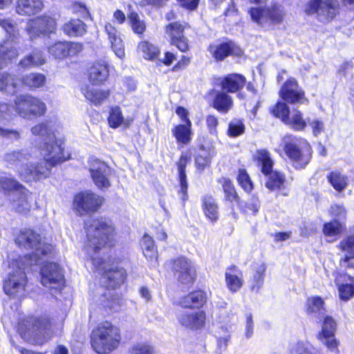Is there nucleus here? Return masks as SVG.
Returning a JSON list of instances; mask_svg holds the SVG:
<instances>
[{
  "label": "nucleus",
  "mask_w": 354,
  "mask_h": 354,
  "mask_svg": "<svg viewBox=\"0 0 354 354\" xmlns=\"http://www.w3.org/2000/svg\"><path fill=\"white\" fill-rule=\"evenodd\" d=\"M31 95H19L15 100V111L21 117L27 118L30 116V109Z\"/></svg>",
  "instance_id": "obj_38"
},
{
  "label": "nucleus",
  "mask_w": 354,
  "mask_h": 354,
  "mask_svg": "<svg viewBox=\"0 0 354 354\" xmlns=\"http://www.w3.org/2000/svg\"><path fill=\"white\" fill-rule=\"evenodd\" d=\"M336 330V322L331 317H326L324 321L322 330L320 333L324 335H334Z\"/></svg>",
  "instance_id": "obj_61"
},
{
  "label": "nucleus",
  "mask_w": 354,
  "mask_h": 354,
  "mask_svg": "<svg viewBox=\"0 0 354 354\" xmlns=\"http://www.w3.org/2000/svg\"><path fill=\"white\" fill-rule=\"evenodd\" d=\"M89 171L95 185L98 188L102 189L111 187L109 179L111 169L105 162L97 159H92L90 162Z\"/></svg>",
  "instance_id": "obj_15"
},
{
  "label": "nucleus",
  "mask_w": 354,
  "mask_h": 354,
  "mask_svg": "<svg viewBox=\"0 0 354 354\" xmlns=\"http://www.w3.org/2000/svg\"><path fill=\"white\" fill-rule=\"evenodd\" d=\"M21 337L27 342L43 345L53 334L51 322L47 317H30L19 325Z\"/></svg>",
  "instance_id": "obj_5"
},
{
  "label": "nucleus",
  "mask_w": 354,
  "mask_h": 354,
  "mask_svg": "<svg viewBox=\"0 0 354 354\" xmlns=\"http://www.w3.org/2000/svg\"><path fill=\"white\" fill-rule=\"evenodd\" d=\"M18 55L17 51L9 41H5L3 44L0 46V57L3 61V66L7 64V62L12 60L17 57Z\"/></svg>",
  "instance_id": "obj_48"
},
{
  "label": "nucleus",
  "mask_w": 354,
  "mask_h": 354,
  "mask_svg": "<svg viewBox=\"0 0 354 354\" xmlns=\"http://www.w3.org/2000/svg\"><path fill=\"white\" fill-rule=\"evenodd\" d=\"M44 8L43 0H17L16 12L21 16H31L40 12Z\"/></svg>",
  "instance_id": "obj_23"
},
{
  "label": "nucleus",
  "mask_w": 354,
  "mask_h": 354,
  "mask_svg": "<svg viewBox=\"0 0 354 354\" xmlns=\"http://www.w3.org/2000/svg\"><path fill=\"white\" fill-rule=\"evenodd\" d=\"M22 82L30 88H37L44 85L46 77L41 73H32L22 78Z\"/></svg>",
  "instance_id": "obj_43"
},
{
  "label": "nucleus",
  "mask_w": 354,
  "mask_h": 354,
  "mask_svg": "<svg viewBox=\"0 0 354 354\" xmlns=\"http://www.w3.org/2000/svg\"><path fill=\"white\" fill-rule=\"evenodd\" d=\"M179 323L193 330L201 329L205 324L206 315L204 311L185 312L177 316Z\"/></svg>",
  "instance_id": "obj_19"
},
{
  "label": "nucleus",
  "mask_w": 354,
  "mask_h": 354,
  "mask_svg": "<svg viewBox=\"0 0 354 354\" xmlns=\"http://www.w3.org/2000/svg\"><path fill=\"white\" fill-rule=\"evenodd\" d=\"M64 275L59 266L55 263H46L41 269V282L50 289H58L63 286Z\"/></svg>",
  "instance_id": "obj_14"
},
{
  "label": "nucleus",
  "mask_w": 354,
  "mask_h": 354,
  "mask_svg": "<svg viewBox=\"0 0 354 354\" xmlns=\"http://www.w3.org/2000/svg\"><path fill=\"white\" fill-rule=\"evenodd\" d=\"M238 181L240 185L247 192H250L253 189V185L250 176L244 170H240L238 176Z\"/></svg>",
  "instance_id": "obj_60"
},
{
  "label": "nucleus",
  "mask_w": 354,
  "mask_h": 354,
  "mask_svg": "<svg viewBox=\"0 0 354 354\" xmlns=\"http://www.w3.org/2000/svg\"><path fill=\"white\" fill-rule=\"evenodd\" d=\"M129 354H154L153 346L147 342H139L131 345Z\"/></svg>",
  "instance_id": "obj_50"
},
{
  "label": "nucleus",
  "mask_w": 354,
  "mask_h": 354,
  "mask_svg": "<svg viewBox=\"0 0 354 354\" xmlns=\"http://www.w3.org/2000/svg\"><path fill=\"white\" fill-rule=\"evenodd\" d=\"M220 183L223 186V189L225 194V199L227 201H230V203L238 202L239 196L232 182L227 178H223L220 180Z\"/></svg>",
  "instance_id": "obj_46"
},
{
  "label": "nucleus",
  "mask_w": 354,
  "mask_h": 354,
  "mask_svg": "<svg viewBox=\"0 0 354 354\" xmlns=\"http://www.w3.org/2000/svg\"><path fill=\"white\" fill-rule=\"evenodd\" d=\"M266 270V267L264 264H261L256 268L252 279L251 289L252 291L258 292L262 287Z\"/></svg>",
  "instance_id": "obj_47"
},
{
  "label": "nucleus",
  "mask_w": 354,
  "mask_h": 354,
  "mask_svg": "<svg viewBox=\"0 0 354 354\" xmlns=\"http://www.w3.org/2000/svg\"><path fill=\"white\" fill-rule=\"evenodd\" d=\"M57 23L54 18L44 15L29 20L26 26V30L31 39L41 35H47L55 32Z\"/></svg>",
  "instance_id": "obj_11"
},
{
  "label": "nucleus",
  "mask_w": 354,
  "mask_h": 354,
  "mask_svg": "<svg viewBox=\"0 0 354 354\" xmlns=\"http://www.w3.org/2000/svg\"><path fill=\"white\" fill-rule=\"evenodd\" d=\"M82 50L80 44L70 41H58L48 47V53L56 59L76 55Z\"/></svg>",
  "instance_id": "obj_18"
},
{
  "label": "nucleus",
  "mask_w": 354,
  "mask_h": 354,
  "mask_svg": "<svg viewBox=\"0 0 354 354\" xmlns=\"http://www.w3.org/2000/svg\"><path fill=\"white\" fill-rule=\"evenodd\" d=\"M10 196V202L15 211L19 213H27L30 210L31 207L30 194L24 187L19 192L11 194Z\"/></svg>",
  "instance_id": "obj_21"
},
{
  "label": "nucleus",
  "mask_w": 354,
  "mask_h": 354,
  "mask_svg": "<svg viewBox=\"0 0 354 354\" xmlns=\"http://www.w3.org/2000/svg\"><path fill=\"white\" fill-rule=\"evenodd\" d=\"M191 127L187 124H180L176 126L173 130L172 133L177 140L178 142L187 145L191 140Z\"/></svg>",
  "instance_id": "obj_42"
},
{
  "label": "nucleus",
  "mask_w": 354,
  "mask_h": 354,
  "mask_svg": "<svg viewBox=\"0 0 354 354\" xmlns=\"http://www.w3.org/2000/svg\"><path fill=\"white\" fill-rule=\"evenodd\" d=\"M18 85L17 77L10 73L0 74V91L7 93L13 94L16 92Z\"/></svg>",
  "instance_id": "obj_34"
},
{
  "label": "nucleus",
  "mask_w": 354,
  "mask_h": 354,
  "mask_svg": "<svg viewBox=\"0 0 354 354\" xmlns=\"http://www.w3.org/2000/svg\"><path fill=\"white\" fill-rule=\"evenodd\" d=\"M129 24L136 34H142L146 29V24L144 21L140 19V17L136 12H131L128 15Z\"/></svg>",
  "instance_id": "obj_51"
},
{
  "label": "nucleus",
  "mask_w": 354,
  "mask_h": 354,
  "mask_svg": "<svg viewBox=\"0 0 354 354\" xmlns=\"http://www.w3.org/2000/svg\"><path fill=\"white\" fill-rule=\"evenodd\" d=\"M102 305L104 308H109L110 310L116 311L120 306V299L117 296L109 294V298L106 301L102 299Z\"/></svg>",
  "instance_id": "obj_64"
},
{
  "label": "nucleus",
  "mask_w": 354,
  "mask_h": 354,
  "mask_svg": "<svg viewBox=\"0 0 354 354\" xmlns=\"http://www.w3.org/2000/svg\"><path fill=\"white\" fill-rule=\"evenodd\" d=\"M121 340L120 329L105 322L93 330L91 345L98 354H107L118 348Z\"/></svg>",
  "instance_id": "obj_6"
},
{
  "label": "nucleus",
  "mask_w": 354,
  "mask_h": 354,
  "mask_svg": "<svg viewBox=\"0 0 354 354\" xmlns=\"http://www.w3.org/2000/svg\"><path fill=\"white\" fill-rule=\"evenodd\" d=\"M279 94L283 100L290 104L303 103L306 100L304 92L299 88L294 78H290L285 82Z\"/></svg>",
  "instance_id": "obj_17"
},
{
  "label": "nucleus",
  "mask_w": 354,
  "mask_h": 354,
  "mask_svg": "<svg viewBox=\"0 0 354 354\" xmlns=\"http://www.w3.org/2000/svg\"><path fill=\"white\" fill-rule=\"evenodd\" d=\"M335 283L338 286L339 297L347 301L354 296V278L347 275L339 274L336 277Z\"/></svg>",
  "instance_id": "obj_25"
},
{
  "label": "nucleus",
  "mask_w": 354,
  "mask_h": 354,
  "mask_svg": "<svg viewBox=\"0 0 354 354\" xmlns=\"http://www.w3.org/2000/svg\"><path fill=\"white\" fill-rule=\"evenodd\" d=\"M46 59L40 51H34L32 54L27 55L19 62V65L25 68L39 66L44 64Z\"/></svg>",
  "instance_id": "obj_40"
},
{
  "label": "nucleus",
  "mask_w": 354,
  "mask_h": 354,
  "mask_svg": "<svg viewBox=\"0 0 354 354\" xmlns=\"http://www.w3.org/2000/svg\"><path fill=\"white\" fill-rule=\"evenodd\" d=\"M23 268L18 267L17 270L10 272L3 281L4 292L12 298L21 299L26 293L27 277L26 269L30 266L21 263Z\"/></svg>",
  "instance_id": "obj_10"
},
{
  "label": "nucleus",
  "mask_w": 354,
  "mask_h": 354,
  "mask_svg": "<svg viewBox=\"0 0 354 354\" xmlns=\"http://www.w3.org/2000/svg\"><path fill=\"white\" fill-rule=\"evenodd\" d=\"M82 92L85 97L94 104H100L110 94L109 91L97 90L88 86L82 88Z\"/></svg>",
  "instance_id": "obj_33"
},
{
  "label": "nucleus",
  "mask_w": 354,
  "mask_h": 354,
  "mask_svg": "<svg viewBox=\"0 0 354 354\" xmlns=\"http://www.w3.org/2000/svg\"><path fill=\"white\" fill-rule=\"evenodd\" d=\"M189 158L185 155H182L178 162V169L179 174V180L180 184V190L183 194V199L185 200L187 198V183L186 180L185 167Z\"/></svg>",
  "instance_id": "obj_41"
},
{
  "label": "nucleus",
  "mask_w": 354,
  "mask_h": 354,
  "mask_svg": "<svg viewBox=\"0 0 354 354\" xmlns=\"http://www.w3.org/2000/svg\"><path fill=\"white\" fill-rule=\"evenodd\" d=\"M328 181L338 192L344 190L347 185L346 178L339 172H331L328 176Z\"/></svg>",
  "instance_id": "obj_49"
},
{
  "label": "nucleus",
  "mask_w": 354,
  "mask_h": 354,
  "mask_svg": "<svg viewBox=\"0 0 354 354\" xmlns=\"http://www.w3.org/2000/svg\"><path fill=\"white\" fill-rule=\"evenodd\" d=\"M213 107L221 113H228L234 106L232 97L224 91H216L212 102Z\"/></svg>",
  "instance_id": "obj_28"
},
{
  "label": "nucleus",
  "mask_w": 354,
  "mask_h": 354,
  "mask_svg": "<svg viewBox=\"0 0 354 354\" xmlns=\"http://www.w3.org/2000/svg\"><path fill=\"white\" fill-rule=\"evenodd\" d=\"M339 249L345 252L341 257L339 265L342 268H354V236H349L339 243Z\"/></svg>",
  "instance_id": "obj_24"
},
{
  "label": "nucleus",
  "mask_w": 354,
  "mask_h": 354,
  "mask_svg": "<svg viewBox=\"0 0 354 354\" xmlns=\"http://www.w3.org/2000/svg\"><path fill=\"white\" fill-rule=\"evenodd\" d=\"M172 270L174 276L182 284L191 285L196 277V270L194 263L185 257H179L173 261Z\"/></svg>",
  "instance_id": "obj_13"
},
{
  "label": "nucleus",
  "mask_w": 354,
  "mask_h": 354,
  "mask_svg": "<svg viewBox=\"0 0 354 354\" xmlns=\"http://www.w3.org/2000/svg\"><path fill=\"white\" fill-rule=\"evenodd\" d=\"M270 111L276 118H280L283 122L290 113L288 105L283 102H278L271 108Z\"/></svg>",
  "instance_id": "obj_53"
},
{
  "label": "nucleus",
  "mask_w": 354,
  "mask_h": 354,
  "mask_svg": "<svg viewBox=\"0 0 354 354\" xmlns=\"http://www.w3.org/2000/svg\"><path fill=\"white\" fill-rule=\"evenodd\" d=\"M138 49L143 53L144 57L147 59H154L158 53V48L147 41H141L138 44Z\"/></svg>",
  "instance_id": "obj_52"
},
{
  "label": "nucleus",
  "mask_w": 354,
  "mask_h": 354,
  "mask_svg": "<svg viewBox=\"0 0 354 354\" xmlns=\"http://www.w3.org/2000/svg\"><path fill=\"white\" fill-rule=\"evenodd\" d=\"M0 136L13 142L21 138V133L17 129L0 127Z\"/></svg>",
  "instance_id": "obj_58"
},
{
  "label": "nucleus",
  "mask_w": 354,
  "mask_h": 354,
  "mask_svg": "<svg viewBox=\"0 0 354 354\" xmlns=\"http://www.w3.org/2000/svg\"><path fill=\"white\" fill-rule=\"evenodd\" d=\"M338 8L337 0H311L305 11L308 15L317 14L321 21H329L335 17Z\"/></svg>",
  "instance_id": "obj_12"
},
{
  "label": "nucleus",
  "mask_w": 354,
  "mask_h": 354,
  "mask_svg": "<svg viewBox=\"0 0 354 354\" xmlns=\"http://www.w3.org/2000/svg\"><path fill=\"white\" fill-rule=\"evenodd\" d=\"M75 205L80 214L95 212L102 204L103 198L90 192L77 194L74 200Z\"/></svg>",
  "instance_id": "obj_16"
},
{
  "label": "nucleus",
  "mask_w": 354,
  "mask_h": 354,
  "mask_svg": "<svg viewBox=\"0 0 354 354\" xmlns=\"http://www.w3.org/2000/svg\"><path fill=\"white\" fill-rule=\"evenodd\" d=\"M212 156L213 154L210 151H207L204 149H201L195 160L196 167L199 169L203 170L209 165Z\"/></svg>",
  "instance_id": "obj_55"
},
{
  "label": "nucleus",
  "mask_w": 354,
  "mask_h": 354,
  "mask_svg": "<svg viewBox=\"0 0 354 354\" xmlns=\"http://www.w3.org/2000/svg\"><path fill=\"white\" fill-rule=\"evenodd\" d=\"M125 278V272L123 269H111L105 272L102 277V282L108 288H115Z\"/></svg>",
  "instance_id": "obj_30"
},
{
  "label": "nucleus",
  "mask_w": 354,
  "mask_h": 354,
  "mask_svg": "<svg viewBox=\"0 0 354 354\" xmlns=\"http://www.w3.org/2000/svg\"><path fill=\"white\" fill-rule=\"evenodd\" d=\"M205 123L209 133L211 135L217 136V127L218 125V120L216 116L213 115H208L205 119Z\"/></svg>",
  "instance_id": "obj_63"
},
{
  "label": "nucleus",
  "mask_w": 354,
  "mask_h": 354,
  "mask_svg": "<svg viewBox=\"0 0 354 354\" xmlns=\"http://www.w3.org/2000/svg\"><path fill=\"white\" fill-rule=\"evenodd\" d=\"M284 123L295 131H302L306 127V122L304 120L301 112L297 109H293L290 113Z\"/></svg>",
  "instance_id": "obj_35"
},
{
  "label": "nucleus",
  "mask_w": 354,
  "mask_h": 354,
  "mask_svg": "<svg viewBox=\"0 0 354 354\" xmlns=\"http://www.w3.org/2000/svg\"><path fill=\"white\" fill-rule=\"evenodd\" d=\"M105 30L112 50L118 57H123L124 55V44L117 29L111 24H108L105 26Z\"/></svg>",
  "instance_id": "obj_27"
},
{
  "label": "nucleus",
  "mask_w": 354,
  "mask_h": 354,
  "mask_svg": "<svg viewBox=\"0 0 354 354\" xmlns=\"http://www.w3.org/2000/svg\"><path fill=\"white\" fill-rule=\"evenodd\" d=\"M24 186L13 178L6 176H0V189L6 194L16 193Z\"/></svg>",
  "instance_id": "obj_37"
},
{
  "label": "nucleus",
  "mask_w": 354,
  "mask_h": 354,
  "mask_svg": "<svg viewBox=\"0 0 354 354\" xmlns=\"http://www.w3.org/2000/svg\"><path fill=\"white\" fill-rule=\"evenodd\" d=\"M109 71L104 61L95 62L88 71V80L95 85L104 83L108 78Z\"/></svg>",
  "instance_id": "obj_22"
},
{
  "label": "nucleus",
  "mask_w": 354,
  "mask_h": 354,
  "mask_svg": "<svg viewBox=\"0 0 354 354\" xmlns=\"http://www.w3.org/2000/svg\"><path fill=\"white\" fill-rule=\"evenodd\" d=\"M254 158L261 167V172L268 176L266 187L270 190L280 188L283 185L285 178L281 173L272 171L273 160L270 152L264 149H258L254 155Z\"/></svg>",
  "instance_id": "obj_9"
},
{
  "label": "nucleus",
  "mask_w": 354,
  "mask_h": 354,
  "mask_svg": "<svg viewBox=\"0 0 354 354\" xmlns=\"http://www.w3.org/2000/svg\"><path fill=\"white\" fill-rule=\"evenodd\" d=\"M206 301L205 292L202 290H197L182 297L179 304L184 308H200L206 303Z\"/></svg>",
  "instance_id": "obj_29"
},
{
  "label": "nucleus",
  "mask_w": 354,
  "mask_h": 354,
  "mask_svg": "<svg viewBox=\"0 0 354 354\" xmlns=\"http://www.w3.org/2000/svg\"><path fill=\"white\" fill-rule=\"evenodd\" d=\"M165 30L167 34L170 37L171 41H176V38L183 35V27L178 22L169 24L166 26Z\"/></svg>",
  "instance_id": "obj_57"
},
{
  "label": "nucleus",
  "mask_w": 354,
  "mask_h": 354,
  "mask_svg": "<svg viewBox=\"0 0 354 354\" xmlns=\"http://www.w3.org/2000/svg\"><path fill=\"white\" fill-rule=\"evenodd\" d=\"M342 228V225L337 220L327 223L324 225L323 232L326 236H333L340 234Z\"/></svg>",
  "instance_id": "obj_56"
},
{
  "label": "nucleus",
  "mask_w": 354,
  "mask_h": 354,
  "mask_svg": "<svg viewBox=\"0 0 354 354\" xmlns=\"http://www.w3.org/2000/svg\"><path fill=\"white\" fill-rule=\"evenodd\" d=\"M0 26L5 30L11 42H15L18 39L19 29L14 21L10 19L0 20Z\"/></svg>",
  "instance_id": "obj_44"
},
{
  "label": "nucleus",
  "mask_w": 354,
  "mask_h": 354,
  "mask_svg": "<svg viewBox=\"0 0 354 354\" xmlns=\"http://www.w3.org/2000/svg\"><path fill=\"white\" fill-rule=\"evenodd\" d=\"M209 51L217 61H222L229 55L241 56L243 53L241 49L232 42L211 45Z\"/></svg>",
  "instance_id": "obj_20"
},
{
  "label": "nucleus",
  "mask_w": 354,
  "mask_h": 354,
  "mask_svg": "<svg viewBox=\"0 0 354 354\" xmlns=\"http://www.w3.org/2000/svg\"><path fill=\"white\" fill-rule=\"evenodd\" d=\"M108 121L110 127L112 128H118L122 124L125 127H128L129 125V124L124 120L122 111L118 106L111 109Z\"/></svg>",
  "instance_id": "obj_45"
},
{
  "label": "nucleus",
  "mask_w": 354,
  "mask_h": 354,
  "mask_svg": "<svg viewBox=\"0 0 354 354\" xmlns=\"http://www.w3.org/2000/svg\"><path fill=\"white\" fill-rule=\"evenodd\" d=\"M62 29L69 36H81L86 32V25L80 19H74L66 23Z\"/></svg>",
  "instance_id": "obj_39"
},
{
  "label": "nucleus",
  "mask_w": 354,
  "mask_h": 354,
  "mask_svg": "<svg viewBox=\"0 0 354 354\" xmlns=\"http://www.w3.org/2000/svg\"><path fill=\"white\" fill-rule=\"evenodd\" d=\"M15 243L20 247L32 250L29 255H26L20 259L21 263L28 266L39 264L41 260L40 256H46L53 250V245L46 243L41 235L35 230L26 228L20 231L15 238Z\"/></svg>",
  "instance_id": "obj_3"
},
{
  "label": "nucleus",
  "mask_w": 354,
  "mask_h": 354,
  "mask_svg": "<svg viewBox=\"0 0 354 354\" xmlns=\"http://www.w3.org/2000/svg\"><path fill=\"white\" fill-rule=\"evenodd\" d=\"M203 209L205 216L212 221H215L218 218V206L211 195H205L203 198Z\"/></svg>",
  "instance_id": "obj_32"
},
{
  "label": "nucleus",
  "mask_w": 354,
  "mask_h": 354,
  "mask_svg": "<svg viewBox=\"0 0 354 354\" xmlns=\"http://www.w3.org/2000/svg\"><path fill=\"white\" fill-rule=\"evenodd\" d=\"M284 151L297 169H304L311 159V149L301 139L286 136L283 138Z\"/></svg>",
  "instance_id": "obj_7"
},
{
  "label": "nucleus",
  "mask_w": 354,
  "mask_h": 354,
  "mask_svg": "<svg viewBox=\"0 0 354 354\" xmlns=\"http://www.w3.org/2000/svg\"><path fill=\"white\" fill-rule=\"evenodd\" d=\"M29 153L25 149H17L5 153L3 159L8 167L15 168L21 180L26 182L46 178L50 174V166L45 159L37 163H26Z\"/></svg>",
  "instance_id": "obj_2"
},
{
  "label": "nucleus",
  "mask_w": 354,
  "mask_h": 354,
  "mask_svg": "<svg viewBox=\"0 0 354 354\" xmlns=\"http://www.w3.org/2000/svg\"><path fill=\"white\" fill-rule=\"evenodd\" d=\"M141 245L145 257L151 262H156L158 259V252L152 238L147 234H145L142 239Z\"/></svg>",
  "instance_id": "obj_36"
},
{
  "label": "nucleus",
  "mask_w": 354,
  "mask_h": 354,
  "mask_svg": "<svg viewBox=\"0 0 354 354\" xmlns=\"http://www.w3.org/2000/svg\"><path fill=\"white\" fill-rule=\"evenodd\" d=\"M244 124L240 121L232 122L229 124L228 135L231 137H236L244 132Z\"/></svg>",
  "instance_id": "obj_62"
},
{
  "label": "nucleus",
  "mask_w": 354,
  "mask_h": 354,
  "mask_svg": "<svg viewBox=\"0 0 354 354\" xmlns=\"http://www.w3.org/2000/svg\"><path fill=\"white\" fill-rule=\"evenodd\" d=\"M239 272L237 268L232 266L228 268L225 272L226 285L232 292H237L243 284V280L237 274Z\"/></svg>",
  "instance_id": "obj_31"
},
{
  "label": "nucleus",
  "mask_w": 354,
  "mask_h": 354,
  "mask_svg": "<svg viewBox=\"0 0 354 354\" xmlns=\"http://www.w3.org/2000/svg\"><path fill=\"white\" fill-rule=\"evenodd\" d=\"M245 82L244 76L232 73L224 77L219 84L223 91L227 93H236L244 87Z\"/></svg>",
  "instance_id": "obj_26"
},
{
  "label": "nucleus",
  "mask_w": 354,
  "mask_h": 354,
  "mask_svg": "<svg viewBox=\"0 0 354 354\" xmlns=\"http://www.w3.org/2000/svg\"><path fill=\"white\" fill-rule=\"evenodd\" d=\"M86 241L84 249L91 256L93 263L99 271L103 261L101 258L94 257L92 252L96 254L106 245H112L114 239L115 227L111 221L106 218H89L85 222Z\"/></svg>",
  "instance_id": "obj_1"
},
{
  "label": "nucleus",
  "mask_w": 354,
  "mask_h": 354,
  "mask_svg": "<svg viewBox=\"0 0 354 354\" xmlns=\"http://www.w3.org/2000/svg\"><path fill=\"white\" fill-rule=\"evenodd\" d=\"M252 20L261 26L280 24L283 22L286 11L277 3L266 7H252L249 10Z\"/></svg>",
  "instance_id": "obj_8"
},
{
  "label": "nucleus",
  "mask_w": 354,
  "mask_h": 354,
  "mask_svg": "<svg viewBox=\"0 0 354 354\" xmlns=\"http://www.w3.org/2000/svg\"><path fill=\"white\" fill-rule=\"evenodd\" d=\"M34 135L44 137V144L39 147L41 153L50 166L64 162L68 158V155L65 156L64 149L60 140H57L52 133L48 122H43L34 126L31 129Z\"/></svg>",
  "instance_id": "obj_4"
},
{
  "label": "nucleus",
  "mask_w": 354,
  "mask_h": 354,
  "mask_svg": "<svg viewBox=\"0 0 354 354\" xmlns=\"http://www.w3.org/2000/svg\"><path fill=\"white\" fill-rule=\"evenodd\" d=\"M324 301L320 297L308 298L307 301V313L319 312L323 308Z\"/></svg>",
  "instance_id": "obj_59"
},
{
  "label": "nucleus",
  "mask_w": 354,
  "mask_h": 354,
  "mask_svg": "<svg viewBox=\"0 0 354 354\" xmlns=\"http://www.w3.org/2000/svg\"><path fill=\"white\" fill-rule=\"evenodd\" d=\"M30 115H43L46 111V104L39 99L31 95Z\"/></svg>",
  "instance_id": "obj_54"
}]
</instances>
